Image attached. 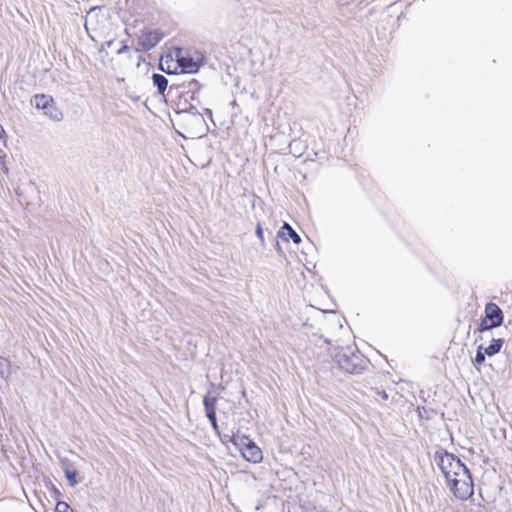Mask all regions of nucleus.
Returning <instances> with one entry per match:
<instances>
[{"label": "nucleus", "mask_w": 512, "mask_h": 512, "mask_svg": "<svg viewBox=\"0 0 512 512\" xmlns=\"http://www.w3.org/2000/svg\"><path fill=\"white\" fill-rule=\"evenodd\" d=\"M434 461L456 498L467 500L473 495L474 485L471 474L458 457L445 450H438L434 454Z\"/></svg>", "instance_id": "f257e3e1"}, {"label": "nucleus", "mask_w": 512, "mask_h": 512, "mask_svg": "<svg viewBox=\"0 0 512 512\" xmlns=\"http://www.w3.org/2000/svg\"><path fill=\"white\" fill-rule=\"evenodd\" d=\"M338 366L350 374H359L368 367V360L359 351L351 347L341 348L333 355Z\"/></svg>", "instance_id": "f03ea898"}, {"label": "nucleus", "mask_w": 512, "mask_h": 512, "mask_svg": "<svg viewBox=\"0 0 512 512\" xmlns=\"http://www.w3.org/2000/svg\"><path fill=\"white\" fill-rule=\"evenodd\" d=\"M177 121L191 137H200L207 131L205 118L201 113L178 112Z\"/></svg>", "instance_id": "7ed1b4c3"}, {"label": "nucleus", "mask_w": 512, "mask_h": 512, "mask_svg": "<svg viewBox=\"0 0 512 512\" xmlns=\"http://www.w3.org/2000/svg\"><path fill=\"white\" fill-rule=\"evenodd\" d=\"M231 441L234 445L241 448L242 455L247 461L258 463L262 460L261 449L248 437L244 435H234Z\"/></svg>", "instance_id": "20e7f679"}, {"label": "nucleus", "mask_w": 512, "mask_h": 512, "mask_svg": "<svg viewBox=\"0 0 512 512\" xmlns=\"http://www.w3.org/2000/svg\"><path fill=\"white\" fill-rule=\"evenodd\" d=\"M485 318L479 324L478 330L480 332L489 331L494 327H498L502 324L503 313L498 305L494 303H488L485 307Z\"/></svg>", "instance_id": "39448f33"}, {"label": "nucleus", "mask_w": 512, "mask_h": 512, "mask_svg": "<svg viewBox=\"0 0 512 512\" xmlns=\"http://www.w3.org/2000/svg\"><path fill=\"white\" fill-rule=\"evenodd\" d=\"M32 104L37 109L43 110L45 115L55 121H61L63 119L62 112L56 107L55 102L51 96L37 94L34 96Z\"/></svg>", "instance_id": "423d86ee"}, {"label": "nucleus", "mask_w": 512, "mask_h": 512, "mask_svg": "<svg viewBox=\"0 0 512 512\" xmlns=\"http://www.w3.org/2000/svg\"><path fill=\"white\" fill-rule=\"evenodd\" d=\"M163 38V33L160 30H148L142 33L139 37V45L145 51L154 48Z\"/></svg>", "instance_id": "0eeeda50"}, {"label": "nucleus", "mask_w": 512, "mask_h": 512, "mask_svg": "<svg viewBox=\"0 0 512 512\" xmlns=\"http://www.w3.org/2000/svg\"><path fill=\"white\" fill-rule=\"evenodd\" d=\"M177 63L183 73H196L200 67L198 59H194L188 55H177Z\"/></svg>", "instance_id": "6e6552de"}, {"label": "nucleus", "mask_w": 512, "mask_h": 512, "mask_svg": "<svg viewBox=\"0 0 512 512\" xmlns=\"http://www.w3.org/2000/svg\"><path fill=\"white\" fill-rule=\"evenodd\" d=\"M288 235L295 244H299L301 242L300 236L292 229V227L288 223H284L281 230L278 232V236L288 241L286 237Z\"/></svg>", "instance_id": "1a4fd4ad"}, {"label": "nucleus", "mask_w": 512, "mask_h": 512, "mask_svg": "<svg viewBox=\"0 0 512 512\" xmlns=\"http://www.w3.org/2000/svg\"><path fill=\"white\" fill-rule=\"evenodd\" d=\"M152 81H153V85L155 87H157L158 92L160 94H163L167 88V84H168L167 78L165 76H163L162 74L154 73L152 75Z\"/></svg>", "instance_id": "9d476101"}, {"label": "nucleus", "mask_w": 512, "mask_h": 512, "mask_svg": "<svg viewBox=\"0 0 512 512\" xmlns=\"http://www.w3.org/2000/svg\"><path fill=\"white\" fill-rule=\"evenodd\" d=\"M216 403H217V396L212 395L211 391H208L203 399L205 412L216 411Z\"/></svg>", "instance_id": "9b49d317"}, {"label": "nucleus", "mask_w": 512, "mask_h": 512, "mask_svg": "<svg viewBox=\"0 0 512 512\" xmlns=\"http://www.w3.org/2000/svg\"><path fill=\"white\" fill-rule=\"evenodd\" d=\"M503 342V339H493L491 344L488 347L483 348V350L487 356H493L501 350Z\"/></svg>", "instance_id": "f8f14e48"}, {"label": "nucleus", "mask_w": 512, "mask_h": 512, "mask_svg": "<svg viewBox=\"0 0 512 512\" xmlns=\"http://www.w3.org/2000/svg\"><path fill=\"white\" fill-rule=\"evenodd\" d=\"M10 375V363L5 358L0 357V381H5Z\"/></svg>", "instance_id": "ddd939ff"}, {"label": "nucleus", "mask_w": 512, "mask_h": 512, "mask_svg": "<svg viewBox=\"0 0 512 512\" xmlns=\"http://www.w3.org/2000/svg\"><path fill=\"white\" fill-rule=\"evenodd\" d=\"M65 476H66L67 480L69 481L70 486L74 487L79 483V480L77 478L76 469L67 470L65 472Z\"/></svg>", "instance_id": "4468645a"}, {"label": "nucleus", "mask_w": 512, "mask_h": 512, "mask_svg": "<svg viewBox=\"0 0 512 512\" xmlns=\"http://www.w3.org/2000/svg\"><path fill=\"white\" fill-rule=\"evenodd\" d=\"M60 465H61V468L63 469L64 473L67 470L75 469L74 463L67 458H60Z\"/></svg>", "instance_id": "2eb2a0df"}, {"label": "nucleus", "mask_w": 512, "mask_h": 512, "mask_svg": "<svg viewBox=\"0 0 512 512\" xmlns=\"http://www.w3.org/2000/svg\"><path fill=\"white\" fill-rule=\"evenodd\" d=\"M486 355H487V354H486V353H485V351L483 350V347H482V346H480V347L478 348L477 353H476V356H475V362H476L477 364H482V363H484V361H485V356H486Z\"/></svg>", "instance_id": "dca6fc26"}, {"label": "nucleus", "mask_w": 512, "mask_h": 512, "mask_svg": "<svg viewBox=\"0 0 512 512\" xmlns=\"http://www.w3.org/2000/svg\"><path fill=\"white\" fill-rule=\"evenodd\" d=\"M70 510V506L65 501H59L56 504L55 512H68Z\"/></svg>", "instance_id": "f3484780"}, {"label": "nucleus", "mask_w": 512, "mask_h": 512, "mask_svg": "<svg viewBox=\"0 0 512 512\" xmlns=\"http://www.w3.org/2000/svg\"><path fill=\"white\" fill-rule=\"evenodd\" d=\"M256 236L259 238L260 242H261V245L262 246H265V240H264V236H263V230H262V227H261V224L258 223L257 224V227H256Z\"/></svg>", "instance_id": "a211bd4d"}, {"label": "nucleus", "mask_w": 512, "mask_h": 512, "mask_svg": "<svg viewBox=\"0 0 512 512\" xmlns=\"http://www.w3.org/2000/svg\"><path fill=\"white\" fill-rule=\"evenodd\" d=\"M206 413V417L208 418V420L210 422H214L216 420V411H210V412H205Z\"/></svg>", "instance_id": "6ab92c4d"}, {"label": "nucleus", "mask_w": 512, "mask_h": 512, "mask_svg": "<svg viewBox=\"0 0 512 512\" xmlns=\"http://www.w3.org/2000/svg\"><path fill=\"white\" fill-rule=\"evenodd\" d=\"M113 44V40H109L107 42H105L104 44H102V46L100 47L99 51H103L105 50L106 48H110Z\"/></svg>", "instance_id": "aec40b11"}, {"label": "nucleus", "mask_w": 512, "mask_h": 512, "mask_svg": "<svg viewBox=\"0 0 512 512\" xmlns=\"http://www.w3.org/2000/svg\"><path fill=\"white\" fill-rule=\"evenodd\" d=\"M129 51V47L127 45H123L118 51L117 54L121 55Z\"/></svg>", "instance_id": "412c9836"}, {"label": "nucleus", "mask_w": 512, "mask_h": 512, "mask_svg": "<svg viewBox=\"0 0 512 512\" xmlns=\"http://www.w3.org/2000/svg\"><path fill=\"white\" fill-rule=\"evenodd\" d=\"M181 112H187V113H199L196 107L191 106L187 110H182Z\"/></svg>", "instance_id": "4be33fe9"}, {"label": "nucleus", "mask_w": 512, "mask_h": 512, "mask_svg": "<svg viewBox=\"0 0 512 512\" xmlns=\"http://www.w3.org/2000/svg\"><path fill=\"white\" fill-rule=\"evenodd\" d=\"M378 394L381 396L383 400L388 399V394L385 391L378 392Z\"/></svg>", "instance_id": "5701e85b"}, {"label": "nucleus", "mask_w": 512, "mask_h": 512, "mask_svg": "<svg viewBox=\"0 0 512 512\" xmlns=\"http://www.w3.org/2000/svg\"><path fill=\"white\" fill-rule=\"evenodd\" d=\"M210 423H211V425H212V427H213V429H214V430H217V429H218L217 419H216L214 422H210Z\"/></svg>", "instance_id": "b1692460"}, {"label": "nucleus", "mask_w": 512, "mask_h": 512, "mask_svg": "<svg viewBox=\"0 0 512 512\" xmlns=\"http://www.w3.org/2000/svg\"><path fill=\"white\" fill-rule=\"evenodd\" d=\"M276 249H277V251H278V253H279V254H281V253H282V249H281V247H280L279 242H276Z\"/></svg>", "instance_id": "393cba45"}]
</instances>
